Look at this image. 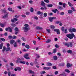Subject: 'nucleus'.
Masks as SVG:
<instances>
[{
    "instance_id": "nucleus-1",
    "label": "nucleus",
    "mask_w": 76,
    "mask_h": 76,
    "mask_svg": "<svg viewBox=\"0 0 76 76\" xmlns=\"http://www.w3.org/2000/svg\"><path fill=\"white\" fill-rule=\"evenodd\" d=\"M67 37L69 38V39H73L74 38H76V36L74 34L72 33V34H69L66 35Z\"/></svg>"
},
{
    "instance_id": "nucleus-2",
    "label": "nucleus",
    "mask_w": 76,
    "mask_h": 76,
    "mask_svg": "<svg viewBox=\"0 0 76 76\" xmlns=\"http://www.w3.org/2000/svg\"><path fill=\"white\" fill-rule=\"evenodd\" d=\"M10 50V47H7V48H6V47H4L3 48V49L2 50V51L4 52V51H11V50Z\"/></svg>"
},
{
    "instance_id": "nucleus-3",
    "label": "nucleus",
    "mask_w": 76,
    "mask_h": 76,
    "mask_svg": "<svg viewBox=\"0 0 76 76\" xmlns=\"http://www.w3.org/2000/svg\"><path fill=\"white\" fill-rule=\"evenodd\" d=\"M69 31L70 32L72 33V32H76V29L73 28H69Z\"/></svg>"
},
{
    "instance_id": "nucleus-4",
    "label": "nucleus",
    "mask_w": 76,
    "mask_h": 76,
    "mask_svg": "<svg viewBox=\"0 0 76 76\" xmlns=\"http://www.w3.org/2000/svg\"><path fill=\"white\" fill-rule=\"evenodd\" d=\"M56 19V17H51L49 18V20L51 22H53V19Z\"/></svg>"
},
{
    "instance_id": "nucleus-5",
    "label": "nucleus",
    "mask_w": 76,
    "mask_h": 76,
    "mask_svg": "<svg viewBox=\"0 0 76 76\" xmlns=\"http://www.w3.org/2000/svg\"><path fill=\"white\" fill-rule=\"evenodd\" d=\"M29 56V54L28 53H26L24 55L23 57H24L26 58V59H27L28 60H29L30 59V58L28 57V56Z\"/></svg>"
},
{
    "instance_id": "nucleus-6",
    "label": "nucleus",
    "mask_w": 76,
    "mask_h": 76,
    "mask_svg": "<svg viewBox=\"0 0 76 76\" xmlns=\"http://www.w3.org/2000/svg\"><path fill=\"white\" fill-rule=\"evenodd\" d=\"M15 35H17L18 33L19 32V30L18 27L15 28Z\"/></svg>"
},
{
    "instance_id": "nucleus-7",
    "label": "nucleus",
    "mask_w": 76,
    "mask_h": 76,
    "mask_svg": "<svg viewBox=\"0 0 76 76\" xmlns=\"http://www.w3.org/2000/svg\"><path fill=\"white\" fill-rule=\"evenodd\" d=\"M23 29L24 30V32H28L29 30L30 29V28L29 27H23Z\"/></svg>"
},
{
    "instance_id": "nucleus-8",
    "label": "nucleus",
    "mask_w": 76,
    "mask_h": 76,
    "mask_svg": "<svg viewBox=\"0 0 76 76\" xmlns=\"http://www.w3.org/2000/svg\"><path fill=\"white\" fill-rule=\"evenodd\" d=\"M21 62V59H20V58H18V59L17 60V61H16V63H20Z\"/></svg>"
},
{
    "instance_id": "nucleus-9",
    "label": "nucleus",
    "mask_w": 76,
    "mask_h": 76,
    "mask_svg": "<svg viewBox=\"0 0 76 76\" xmlns=\"http://www.w3.org/2000/svg\"><path fill=\"white\" fill-rule=\"evenodd\" d=\"M15 21H18V18H14L13 19H12L11 22H13L15 23Z\"/></svg>"
},
{
    "instance_id": "nucleus-10",
    "label": "nucleus",
    "mask_w": 76,
    "mask_h": 76,
    "mask_svg": "<svg viewBox=\"0 0 76 76\" xmlns=\"http://www.w3.org/2000/svg\"><path fill=\"white\" fill-rule=\"evenodd\" d=\"M37 15H40V16H42L43 15V13L41 12L40 11H39L37 12Z\"/></svg>"
},
{
    "instance_id": "nucleus-11",
    "label": "nucleus",
    "mask_w": 76,
    "mask_h": 76,
    "mask_svg": "<svg viewBox=\"0 0 76 76\" xmlns=\"http://www.w3.org/2000/svg\"><path fill=\"white\" fill-rule=\"evenodd\" d=\"M42 28L41 27L39 26H37L36 27V29H37V30H42Z\"/></svg>"
},
{
    "instance_id": "nucleus-12",
    "label": "nucleus",
    "mask_w": 76,
    "mask_h": 76,
    "mask_svg": "<svg viewBox=\"0 0 76 76\" xmlns=\"http://www.w3.org/2000/svg\"><path fill=\"white\" fill-rule=\"evenodd\" d=\"M41 5L43 7L45 6V4L44 2V1H41Z\"/></svg>"
},
{
    "instance_id": "nucleus-13",
    "label": "nucleus",
    "mask_w": 76,
    "mask_h": 76,
    "mask_svg": "<svg viewBox=\"0 0 76 76\" xmlns=\"http://www.w3.org/2000/svg\"><path fill=\"white\" fill-rule=\"evenodd\" d=\"M71 66H72V64H70V63H67L66 64V67L67 68H69L70 67H71Z\"/></svg>"
},
{
    "instance_id": "nucleus-14",
    "label": "nucleus",
    "mask_w": 76,
    "mask_h": 76,
    "mask_svg": "<svg viewBox=\"0 0 76 76\" xmlns=\"http://www.w3.org/2000/svg\"><path fill=\"white\" fill-rule=\"evenodd\" d=\"M8 13H7L6 15H4V16H3L2 17V18L5 19L6 18H7V16L8 15Z\"/></svg>"
},
{
    "instance_id": "nucleus-15",
    "label": "nucleus",
    "mask_w": 76,
    "mask_h": 76,
    "mask_svg": "<svg viewBox=\"0 0 76 76\" xmlns=\"http://www.w3.org/2000/svg\"><path fill=\"white\" fill-rule=\"evenodd\" d=\"M64 45L65 46H67V47H69V43H67L64 42Z\"/></svg>"
},
{
    "instance_id": "nucleus-16",
    "label": "nucleus",
    "mask_w": 76,
    "mask_h": 76,
    "mask_svg": "<svg viewBox=\"0 0 76 76\" xmlns=\"http://www.w3.org/2000/svg\"><path fill=\"white\" fill-rule=\"evenodd\" d=\"M69 47H72L73 46V42H69Z\"/></svg>"
},
{
    "instance_id": "nucleus-17",
    "label": "nucleus",
    "mask_w": 76,
    "mask_h": 76,
    "mask_svg": "<svg viewBox=\"0 0 76 76\" xmlns=\"http://www.w3.org/2000/svg\"><path fill=\"white\" fill-rule=\"evenodd\" d=\"M47 66H51L53 65V64L51 63L48 62L47 63Z\"/></svg>"
},
{
    "instance_id": "nucleus-18",
    "label": "nucleus",
    "mask_w": 76,
    "mask_h": 76,
    "mask_svg": "<svg viewBox=\"0 0 76 76\" xmlns=\"http://www.w3.org/2000/svg\"><path fill=\"white\" fill-rule=\"evenodd\" d=\"M59 76H67V75L66 74V73L64 72L59 75Z\"/></svg>"
},
{
    "instance_id": "nucleus-19",
    "label": "nucleus",
    "mask_w": 76,
    "mask_h": 76,
    "mask_svg": "<svg viewBox=\"0 0 76 76\" xmlns=\"http://www.w3.org/2000/svg\"><path fill=\"white\" fill-rule=\"evenodd\" d=\"M25 47L27 49H29V48H31L30 46H29V45H25Z\"/></svg>"
},
{
    "instance_id": "nucleus-20",
    "label": "nucleus",
    "mask_w": 76,
    "mask_h": 76,
    "mask_svg": "<svg viewBox=\"0 0 76 76\" xmlns=\"http://www.w3.org/2000/svg\"><path fill=\"white\" fill-rule=\"evenodd\" d=\"M67 52L68 53H69L70 54H71L73 53V51L71 50H67Z\"/></svg>"
},
{
    "instance_id": "nucleus-21",
    "label": "nucleus",
    "mask_w": 76,
    "mask_h": 76,
    "mask_svg": "<svg viewBox=\"0 0 76 76\" xmlns=\"http://www.w3.org/2000/svg\"><path fill=\"white\" fill-rule=\"evenodd\" d=\"M54 60H57V57L56 56H54L53 57Z\"/></svg>"
},
{
    "instance_id": "nucleus-22",
    "label": "nucleus",
    "mask_w": 76,
    "mask_h": 76,
    "mask_svg": "<svg viewBox=\"0 0 76 76\" xmlns=\"http://www.w3.org/2000/svg\"><path fill=\"white\" fill-rule=\"evenodd\" d=\"M15 40H11L10 41V44L11 45H12L14 42H15Z\"/></svg>"
},
{
    "instance_id": "nucleus-23",
    "label": "nucleus",
    "mask_w": 76,
    "mask_h": 76,
    "mask_svg": "<svg viewBox=\"0 0 76 76\" xmlns=\"http://www.w3.org/2000/svg\"><path fill=\"white\" fill-rule=\"evenodd\" d=\"M73 12V11L72 10H69L68 12L69 14H71V13H72Z\"/></svg>"
},
{
    "instance_id": "nucleus-24",
    "label": "nucleus",
    "mask_w": 76,
    "mask_h": 76,
    "mask_svg": "<svg viewBox=\"0 0 76 76\" xmlns=\"http://www.w3.org/2000/svg\"><path fill=\"white\" fill-rule=\"evenodd\" d=\"M14 47L15 48L17 47V43L16 42H15L14 44Z\"/></svg>"
},
{
    "instance_id": "nucleus-25",
    "label": "nucleus",
    "mask_w": 76,
    "mask_h": 76,
    "mask_svg": "<svg viewBox=\"0 0 76 76\" xmlns=\"http://www.w3.org/2000/svg\"><path fill=\"white\" fill-rule=\"evenodd\" d=\"M28 72L30 73H33V74H34V72L32 71V70H29Z\"/></svg>"
},
{
    "instance_id": "nucleus-26",
    "label": "nucleus",
    "mask_w": 76,
    "mask_h": 76,
    "mask_svg": "<svg viewBox=\"0 0 76 76\" xmlns=\"http://www.w3.org/2000/svg\"><path fill=\"white\" fill-rule=\"evenodd\" d=\"M51 41L50 39H48L47 41H46V43H48L50 42Z\"/></svg>"
},
{
    "instance_id": "nucleus-27",
    "label": "nucleus",
    "mask_w": 76,
    "mask_h": 76,
    "mask_svg": "<svg viewBox=\"0 0 76 76\" xmlns=\"http://www.w3.org/2000/svg\"><path fill=\"white\" fill-rule=\"evenodd\" d=\"M56 52L57 49L55 48L53 50V51L52 52V53H56Z\"/></svg>"
},
{
    "instance_id": "nucleus-28",
    "label": "nucleus",
    "mask_w": 76,
    "mask_h": 76,
    "mask_svg": "<svg viewBox=\"0 0 76 76\" xmlns=\"http://www.w3.org/2000/svg\"><path fill=\"white\" fill-rule=\"evenodd\" d=\"M58 11V10L57 9H55V10H53L52 12L55 13H56V12H57Z\"/></svg>"
},
{
    "instance_id": "nucleus-29",
    "label": "nucleus",
    "mask_w": 76,
    "mask_h": 76,
    "mask_svg": "<svg viewBox=\"0 0 76 76\" xmlns=\"http://www.w3.org/2000/svg\"><path fill=\"white\" fill-rule=\"evenodd\" d=\"M68 4L70 7H72L73 6V5L69 2H68Z\"/></svg>"
},
{
    "instance_id": "nucleus-30",
    "label": "nucleus",
    "mask_w": 76,
    "mask_h": 76,
    "mask_svg": "<svg viewBox=\"0 0 76 76\" xmlns=\"http://www.w3.org/2000/svg\"><path fill=\"white\" fill-rule=\"evenodd\" d=\"M48 7H53V4H48L47 5Z\"/></svg>"
},
{
    "instance_id": "nucleus-31",
    "label": "nucleus",
    "mask_w": 76,
    "mask_h": 76,
    "mask_svg": "<svg viewBox=\"0 0 76 76\" xmlns=\"http://www.w3.org/2000/svg\"><path fill=\"white\" fill-rule=\"evenodd\" d=\"M40 73L42 75H43V74H45V73H46V72H45L44 71H43L40 72Z\"/></svg>"
},
{
    "instance_id": "nucleus-32",
    "label": "nucleus",
    "mask_w": 76,
    "mask_h": 76,
    "mask_svg": "<svg viewBox=\"0 0 76 76\" xmlns=\"http://www.w3.org/2000/svg\"><path fill=\"white\" fill-rule=\"evenodd\" d=\"M3 43H1L0 44V49H2V48H3Z\"/></svg>"
},
{
    "instance_id": "nucleus-33",
    "label": "nucleus",
    "mask_w": 76,
    "mask_h": 76,
    "mask_svg": "<svg viewBox=\"0 0 76 76\" xmlns=\"http://www.w3.org/2000/svg\"><path fill=\"white\" fill-rule=\"evenodd\" d=\"M43 16L44 17H47V13L46 12H45L43 14Z\"/></svg>"
},
{
    "instance_id": "nucleus-34",
    "label": "nucleus",
    "mask_w": 76,
    "mask_h": 76,
    "mask_svg": "<svg viewBox=\"0 0 76 76\" xmlns=\"http://www.w3.org/2000/svg\"><path fill=\"white\" fill-rule=\"evenodd\" d=\"M65 72H66L67 73H70V71L69 70V69H66L65 70Z\"/></svg>"
},
{
    "instance_id": "nucleus-35",
    "label": "nucleus",
    "mask_w": 76,
    "mask_h": 76,
    "mask_svg": "<svg viewBox=\"0 0 76 76\" xmlns=\"http://www.w3.org/2000/svg\"><path fill=\"white\" fill-rule=\"evenodd\" d=\"M50 27L52 29H54L55 28V27L54 26L51 25L50 26Z\"/></svg>"
},
{
    "instance_id": "nucleus-36",
    "label": "nucleus",
    "mask_w": 76,
    "mask_h": 76,
    "mask_svg": "<svg viewBox=\"0 0 76 76\" xmlns=\"http://www.w3.org/2000/svg\"><path fill=\"white\" fill-rule=\"evenodd\" d=\"M16 69H17V70H19V71H20L21 70V68L19 67H17Z\"/></svg>"
},
{
    "instance_id": "nucleus-37",
    "label": "nucleus",
    "mask_w": 76,
    "mask_h": 76,
    "mask_svg": "<svg viewBox=\"0 0 76 76\" xmlns=\"http://www.w3.org/2000/svg\"><path fill=\"white\" fill-rule=\"evenodd\" d=\"M58 9H60V10H63V7H62L59 6L58 7Z\"/></svg>"
},
{
    "instance_id": "nucleus-38",
    "label": "nucleus",
    "mask_w": 76,
    "mask_h": 76,
    "mask_svg": "<svg viewBox=\"0 0 76 76\" xmlns=\"http://www.w3.org/2000/svg\"><path fill=\"white\" fill-rule=\"evenodd\" d=\"M1 41H3L4 42V41H6V39L3 38H1Z\"/></svg>"
},
{
    "instance_id": "nucleus-39",
    "label": "nucleus",
    "mask_w": 76,
    "mask_h": 76,
    "mask_svg": "<svg viewBox=\"0 0 76 76\" xmlns=\"http://www.w3.org/2000/svg\"><path fill=\"white\" fill-rule=\"evenodd\" d=\"M47 31L48 32V33H51V30L50 29H46Z\"/></svg>"
},
{
    "instance_id": "nucleus-40",
    "label": "nucleus",
    "mask_w": 76,
    "mask_h": 76,
    "mask_svg": "<svg viewBox=\"0 0 76 76\" xmlns=\"http://www.w3.org/2000/svg\"><path fill=\"white\" fill-rule=\"evenodd\" d=\"M66 4L65 3H64L63 4V7H64V8H66Z\"/></svg>"
},
{
    "instance_id": "nucleus-41",
    "label": "nucleus",
    "mask_w": 76,
    "mask_h": 76,
    "mask_svg": "<svg viewBox=\"0 0 76 76\" xmlns=\"http://www.w3.org/2000/svg\"><path fill=\"white\" fill-rule=\"evenodd\" d=\"M20 63L21 64H25V61H21V62H20Z\"/></svg>"
},
{
    "instance_id": "nucleus-42",
    "label": "nucleus",
    "mask_w": 76,
    "mask_h": 76,
    "mask_svg": "<svg viewBox=\"0 0 76 76\" xmlns=\"http://www.w3.org/2000/svg\"><path fill=\"white\" fill-rule=\"evenodd\" d=\"M21 39H22V40H23V41H24V42L26 41V38L23 37Z\"/></svg>"
},
{
    "instance_id": "nucleus-43",
    "label": "nucleus",
    "mask_w": 76,
    "mask_h": 76,
    "mask_svg": "<svg viewBox=\"0 0 76 76\" xmlns=\"http://www.w3.org/2000/svg\"><path fill=\"white\" fill-rule=\"evenodd\" d=\"M17 38V37L16 36H12V39H15Z\"/></svg>"
},
{
    "instance_id": "nucleus-44",
    "label": "nucleus",
    "mask_w": 76,
    "mask_h": 76,
    "mask_svg": "<svg viewBox=\"0 0 76 76\" xmlns=\"http://www.w3.org/2000/svg\"><path fill=\"white\" fill-rule=\"evenodd\" d=\"M0 26H1V27L3 28V27H4V25L3 24L1 23L0 24Z\"/></svg>"
},
{
    "instance_id": "nucleus-45",
    "label": "nucleus",
    "mask_w": 76,
    "mask_h": 76,
    "mask_svg": "<svg viewBox=\"0 0 76 76\" xmlns=\"http://www.w3.org/2000/svg\"><path fill=\"white\" fill-rule=\"evenodd\" d=\"M30 12H34V9L33 8H31Z\"/></svg>"
},
{
    "instance_id": "nucleus-46",
    "label": "nucleus",
    "mask_w": 76,
    "mask_h": 76,
    "mask_svg": "<svg viewBox=\"0 0 76 76\" xmlns=\"http://www.w3.org/2000/svg\"><path fill=\"white\" fill-rule=\"evenodd\" d=\"M64 33H65V34H67V28H66L64 30Z\"/></svg>"
},
{
    "instance_id": "nucleus-47",
    "label": "nucleus",
    "mask_w": 76,
    "mask_h": 76,
    "mask_svg": "<svg viewBox=\"0 0 76 76\" xmlns=\"http://www.w3.org/2000/svg\"><path fill=\"white\" fill-rule=\"evenodd\" d=\"M44 1L45 2V3H49V0H44Z\"/></svg>"
},
{
    "instance_id": "nucleus-48",
    "label": "nucleus",
    "mask_w": 76,
    "mask_h": 76,
    "mask_svg": "<svg viewBox=\"0 0 76 76\" xmlns=\"http://www.w3.org/2000/svg\"><path fill=\"white\" fill-rule=\"evenodd\" d=\"M34 19H36V20H38V17L37 16H34Z\"/></svg>"
},
{
    "instance_id": "nucleus-49",
    "label": "nucleus",
    "mask_w": 76,
    "mask_h": 76,
    "mask_svg": "<svg viewBox=\"0 0 76 76\" xmlns=\"http://www.w3.org/2000/svg\"><path fill=\"white\" fill-rule=\"evenodd\" d=\"M8 10L9 11H10V12H12V9L11 8L9 7L8 8Z\"/></svg>"
},
{
    "instance_id": "nucleus-50",
    "label": "nucleus",
    "mask_w": 76,
    "mask_h": 76,
    "mask_svg": "<svg viewBox=\"0 0 76 76\" xmlns=\"http://www.w3.org/2000/svg\"><path fill=\"white\" fill-rule=\"evenodd\" d=\"M9 30H10L9 31L10 32H12V29L10 27H9Z\"/></svg>"
},
{
    "instance_id": "nucleus-51",
    "label": "nucleus",
    "mask_w": 76,
    "mask_h": 76,
    "mask_svg": "<svg viewBox=\"0 0 76 76\" xmlns=\"http://www.w3.org/2000/svg\"><path fill=\"white\" fill-rule=\"evenodd\" d=\"M56 33L57 34H58V35L60 34V31H59V29L56 31Z\"/></svg>"
},
{
    "instance_id": "nucleus-52",
    "label": "nucleus",
    "mask_w": 76,
    "mask_h": 76,
    "mask_svg": "<svg viewBox=\"0 0 76 76\" xmlns=\"http://www.w3.org/2000/svg\"><path fill=\"white\" fill-rule=\"evenodd\" d=\"M9 30V27L7 28H5V31H8Z\"/></svg>"
},
{
    "instance_id": "nucleus-53",
    "label": "nucleus",
    "mask_w": 76,
    "mask_h": 76,
    "mask_svg": "<svg viewBox=\"0 0 76 76\" xmlns=\"http://www.w3.org/2000/svg\"><path fill=\"white\" fill-rule=\"evenodd\" d=\"M12 26H13V27H15V26H16V25L15 24L12 23L11 24Z\"/></svg>"
},
{
    "instance_id": "nucleus-54",
    "label": "nucleus",
    "mask_w": 76,
    "mask_h": 76,
    "mask_svg": "<svg viewBox=\"0 0 76 76\" xmlns=\"http://www.w3.org/2000/svg\"><path fill=\"white\" fill-rule=\"evenodd\" d=\"M64 27H62L61 28V30L63 32H64Z\"/></svg>"
},
{
    "instance_id": "nucleus-55",
    "label": "nucleus",
    "mask_w": 76,
    "mask_h": 76,
    "mask_svg": "<svg viewBox=\"0 0 76 76\" xmlns=\"http://www.w3.org/2000/svg\"><path fill=\"white\" fill-rule=\"evenodd\" d=\"M24 26L25 27H29V25L28 24H25L24 25Z\"/></svg>"
},
{
    "instance_id": "nucleus-56",
    "label": "nucleus",
    "mask_w": 76,
    "mask_h": 76,
    "mask_svg": "<svg viewBox=\"0 0 76 76\" xmlns=\"http://www.w3.org/2000/svg\"><path fill=\"white\" fill-rule=\"evenodd\" d=\"M55 47L56 48H58V47H59V46H58V45L57 44H56L55 45Z\"/></svg>"
},
{
    "instance_id": "nucleus-57",
    "label": "nucleus",
    "mask_w": 76,
    "mask_h": 76,
    "mask_svg": "<svg viewBox=\"0 0 76 76\" xmlns=\"http://www.w3.org/2000/svg\"><path fill=\"white\" fill-rule=\"evenodd\" d=\"M71 9L73 10V11H74V12H76V10H75V9L74 7H72Z\"/></svg>"
},
{
    "instance_id": "nucleus-58",
    "label": "nucleus",
    "mask_w": 76,
    "mask_h": 76,
    "mask_svg": "<svg viewBox=\"0 0 76 76\" xmlns=\"http://www.w3.org/2000/svg\"><path fill=\"white\" fill-rule=\"evenodd\" d=\"M8 38L9 39H12V36H8Z\"/></svg>"
},
{
    "instance_id": "nucleus-59",
    "label": "nucleus",
    "mask_w": 76,
    "mask_h": 76,
    "mask_svg": "<svg viewBox=\"0 0 76 76\" xmlns=\"http://www.w3.org/2000/svg\"><path fill=\"white\" fill-rule=\"evenodd\" d=\"M10 64L11 66H14V65L13 64V63H10Z\"/></svg>"
},
{
    "instance_id": "nucleus-60",
    "label": "nucleus",
    "mask_w": 76,
    "mask_h": 76,
    "mask_svg": "<svg viewBox=\"0 0 76 76\" xmlns=\"http://www.w3.org/2000/svg\"><path fill=\"white\" fill-rule=\"evenodd\" d=\"M60 15H64V12H61L60 13Z\"/></svg>"
},
{
    "instance_id": "nucleus-61",
    "label": "nucleus",
    "mask_w": 76,
    "mask_h": 76,
    "mask_svg": "<svg viewBox=\"0 0 76 76\" xmlns=\"http://www.w3.org/2000/svg\"><path fill=\"white\" fill-rule=\"evenodd\" d=\"M71 75L72 76H75V74H74V73H73L72 72L71 73Z\"/></svg>"
},
{
    "instance_id": "nucleus-62",
    "label": "nucleus",
    "mask_w": 76,
    "mask_h": 76,
    "mask_svg": "<svg viewBox=\"0 0 76 76\" xmlns=\"http://www.w3.org/2000/svg\"><path fill=\"white\" fill-rule=\"evenodd\" d=\"M61 66H64V64H60Z\"/></svg>"
},
{
    "instance_id": "nucleus-63",
    "label": "nucleus",
    "mask_w": 76,
    "mask_h": 76,
    "mask_svg": "<svg viewBox=\"0 0 76 76\" xmlns=\"http://www.w3.org/2000/svg\"><path fill=\"white\" fill-rule=\"evenodd\" d=\"M4 35L6 37H7V33L6 32L4 34Z\"/></svg>"
},
{
    "instance_id": "nucleus-64",
    "label": "nucleus",
    "mask_w": 76,
    "mask_h": 76,
    "mask_svg": "<svg viewBox=\"0 0 76 76\" xmlns=\"http://www.w3.org/2000/svg\"><path fill=\"white\" fill-rule=\"evenodd\" d=\"M59 5H60V6H62V5H63V3H62V2H59Z\"/></svg>"
}]
</instances>
